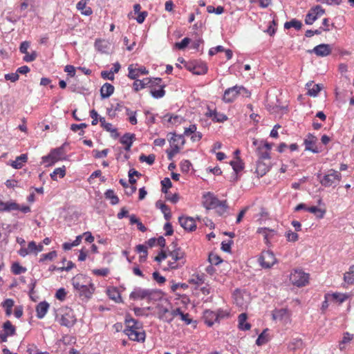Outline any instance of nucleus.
I'll return each mask as SVG.
<instances>
[{
    "mask_svg": "<svg viewBox=\"0 0 354 354\" xmlns=\"http://www.w3.org/2000/svg\"><path fill=\"white\" fill-rule=\"evenodd\" d=\"M341 177V174L339 171L331 169L324 176L323 178L320 180V183L325 187L336 186Z\"/></svg>",
    "mask_w": 354,
    "mask_h": 354,
    "instance_id": "20e7f679",
    "label": "nucleus"
},
{
    "mask_svg": "<svg viewBox=\"0 0 354 354\" xmlns=\"http://www.w3.org/2000/svg\"><path fill=\"white\" fill-rule=\"evenodd\" d=\"M316 141L317 138L311 133H308L304 142L306 150L310 151L315 153H319V150L315 145Z\"/></svg>",
    "mask_w": 354,
    "mask_h": 354,
    "instance_id": "4468645a",
    "label": "nucleus"
},
{
    "mask_svg": "<svg viewBox=\"0 0 354 354\" xmlns=\"http://www.w3.org/2000/svg\"><path fill=\"white\" fill-rule=\"evenodd\" d=\"M56 257H57V252L55 250H53L47 254H41L40 261H44L45 260H53Z\"/></svg>",
    "mask_w": 354,
    "mask_h": 354,
    "instance_id": "864d4df0",
    "label": "nucleus"
},
{
    "mask_svg": "<svg viewBox=\"0 0 354 354\" xmlns=\"http://www.w3.org/2000/svg\"><path fill=\"white\" fill-rule=\"evenodd\" d=\"M165 84L160 85V87L158 89L156 88H151L150 91V93L154 98H161L165 95Z\"/></svg>",
    "mask_w": 354,
    "mask_h": 354,
    "instance_id": "f704fd0d",
    "label": "nucleus"
},
{
    "mask_svg": "<svg viewBox=\"0 0 354 354\" xmlns=\"http://www.w3.org/2000/svg\"><path fill=\"white\" fill-rule=\"evenodd\" d=\"M135 139V134L127 133L124 134L120 138V142L124 145H127L129 142H131V144H133V142Z\"/></svg>",
    "mask_w": 354,
    "mask_h": 354,
    "instance_id": "c03bdc74",
    "label": "nucleus"
},
{
    "mask_svg": "<svg viewBox=\"0 0 354 354\" xmlns=\"http://www.w3.org/2000/svg\"><path fill=\"white\" fill-rule=\"evenodd\" d=\"M208 260L212 265H218V263L222 262V259H221V257L213 253H210L209 254Z\"/></svg>",
    "mask_w": 354,
    "mask_h": 354,
    "instance_id": "603ef678",
    "label": "nucleus"
},
{
    "mask_svg": "<svg viewBox=\"0 0 354 354\" xmlns=\"http://www.w3.org/2000/svg\"><path fill=\"white\" fill-rule=\"evenodd\" d=\"M101 126L107 131H111L113 128L112 124L111 123H108L106 122L105 118L103 117H100L99 119Z\"/></svg>",
    "mask_w": 354,
    "mask_h": 354,
    "instance_id": "052dcab7",
    "label": "nucleus"
},
{
    "mask_svg": "<svg viewBox=\"0 0 354 354\" xmlns=\"http://www.w3.org/2000/svg\"><path fill=\"white\" fill-rule=\"evenodd\" d=\"M270 165V161L266 162L261 160H258L256 167V172L257 175L259 176H264L269 171Z\"/></svg>",
    "mask_w": 354,
    "mask_h": 354,
    "instance_id": "f3484780",
    "label": "nucleus"
},
{
    "mask_svg": "<svg viewBox=\"0 0 354 354\" xmlns=\"http://www.w3.org/2000/svg\"><path fill=\"white\" fill-rule=\"evenodd\" d=\"M49 308V304L46 301H41L36 306L37 317L39 319H42L46 315Z\"/></svg>",
    "mask_w": 354,
    "mask_h": 354,
    "instance_id": "aec40b11",
    "label": "nucleus"
},
{
    "mask_svg": "<svg viewBox=\"0 0 354 354\" xmlns=\"http://www.w3.org/2000/svg\"><path fill=\"white\" fill-rule=\"evenodd\" d=\"M353 335L350 334L348 332L344 333V336L342 339L339 342V347L340 350H344L345 348V344L350 342L353 339Z\"/></svg>",
    "mask_w": 354,
    "mask_h": 354,
    "instance_id": "a19ab883",
    "label": "nucleus"
},
{
    "mask_svg": "<svg viewBox=\"0 0 354 354\" xmlns=\"http://www.w3.org/2000/svg\"><path fill=\"white\" fill-rule=\"evenodd\" d=\"M207 10L209 13H215L216 15H221L224 12V8L223 6H217L214 8L212 6H208L207 7Z\"/></svg>",
    "mask_w": 354,
    "mask_h": 354,
    "instance_id": "8fccbe9b",
    "label": "nucleus"
},
{
    "mask_svg": "<svg viewBox=\"0 0 354 354\" xmlns=\"http://www.w3.org/2000/svg\"><path fill=\"white\" fill-rule=\"evenodd\" d=\"M28 156L26 154H21L11 164L12 167L15 169H21L24 162H27Z\"/></svg>",
    "mask_w": 354,
    "mask_h": 354,
    "instance_id": "c756f323",
    "label": "nucleus"
},
{
    "mask_svg": "<svg viewBox=\"0 0 354 354\" xmlns=\"http://www.w3.org/2000/svg\"><path fill=\"white\" fill-rule=\"evenodd\" d=\"M277 234L275 230L269 229L268 230L267 234H265V243L269 246L270 243V241L274 238V236Z\"/></svg>",
    "mask_w": 354,
    "mask_h": 354,
    "instance_id": "09e8293b",
    "label": "nucleus"
},
{
    "mask_svg": "<svg viewBox=\"0 0 354 354\" xmlns=\"http://www.w3.org/2000/svg\"><path fill=\"white\" fill-rule=\"evenodd\" d=\"M66 174V170H65V167H59V168H56L53 172L52 174H50V178L53 180H57V175H59V176L60 178H63Z\"/></svg>",
    "mask_w": 354,
    "mask_h": 354,
    "instance_id": "79ce46f5",
    "label": "nucleus"
},
{
    "mask_svg": "<svg viewBox=\"0 0 354 354\" xmlns=\"http://www.w3.org/2000/svg\"><path fill=\"white\" fill-rule=\"evenodd\" d=\"M332 52V47L330 44H322L316 46L312 50H309L308 53H315L319 57H326L329 55Z\"/></svg>",
    "mask_w": 354,
    "mask_h": 354,
    "instance_id": "1a4fd4ad",
    "label": "nucleus"
},
{
    "mask_svg": "<svg viewBox=\"0 0 354 354\" xmlns=\"http://www.w3.org/2000/svg\"><path fill=\"white\" fill-rule=\"evenodd\" d=\"M307 211H308L310 213L314 214L317 218H322L324 216V214L326 213L325 209H322L320 208H318L316 206H312L310 207H308L307 209Z\"/></svg>",
    "mask_w": 354,
    "mask_h": 354,
    "instance_id": "58836bf2",
    "label": "nucleus"
},
{
    "mask_svg": "<svg viewBox=\"0 0 354 354\" xmlns=\"http://www.w3.org/2000/svg\"><path fill=\"white\" fill-rule=\"evenodd\" d=\"M203 204L207 209H216L217 212L221 215L226 212L228 208L226 201H219L212 193L207 192L203 195Z\"/></svg>",
    "mask_w": 354,
    "mask_h": 354,
    "instance_id": "f257e3e1",
    "label": "nucleus"
},
{
    "mask_svg": "<svg viewBox=\"0 0 354 354\" xmlns=\"http://www.w3.org/2000/svg\"><path fill=\"white\" fill-rule=\"evenodd\" d=\"M268 329L266 328L263 330V331L259 335L256 340V344L258 346H261L266 343H267L269 340L268 335L267 334Z\"/></svg>",
    "mask_w": 354,
    "mask_h": 354,
    "instance_id": "e433bc0d",
    "label": "nucleus"
},
{
    "mask_svg": "<svg viewBox=\"0 0 354 354\" xmlns=\"http://www.w3.org/2000/svg\"><path fill=\"white\" fill-rule=\"evenodd\" d=\"M306 87L308 89V95L313 97L317 96L322 88L321 84H313V82H308Z\"/></svg>",
    "mask_w": 354,
    "mask_h": 354,
    "instance_id": "5701e85b",
    "label": "nucleus"
},
{
    "mask_svg": "<svg viewBox=\"0 0 354 354\" xmlns=\"http://www.w3.org/2000/svg\"><path fill=\"white\" fill-rule=\"evenodd\" d=\"M189 71L195 75H203L207 71V66L205 64L201 63L194 65L192 68H189Z\"/></svg>",
    "mask_w": 354,
    "mask_h": 354,
    "instance_id": "c85d7f7f",
    "label": "nucleus"
},
{
    "mask_svg": "<svg viewBox=\"0 0 354 354\" xmlns=\"http://www.w3.org/2000/svg\"><path fill=\"white\" fill-rule=\"evenodd\" d=\"M248 318L246 313H241L239 315V327L241 330H248L251 328V324L245 322Z\"/></svg>",
    "mask_w": 354,
    "mask_h": 354,
    "instance_id": "a878e982",
    "label": "nucleus"
},
{
    "mask_svg": "<svg viewBox=\"0 0 354 354\" xmlns=\"http://www.w3.org/2000/svg\"><path fill=\"white\" fill-rule=\"evenodd\" d=\"M95 47L101 53H107L109 48V43L104 39H96L95 42Z\"/></svg>",
    "mask_w": 354,
    "mask_h": 354,
    "instance_id": "bb28decb",
    "label": "nucleus"
},
{
    "mask_svg": "<svg viewBox=\"0 0 354 354\" xmlns=\"http://www.w3.org/2000/svg\"><path fill=\"white\" fill-rule=\"evenodd\" d=\"M302 26V24L300 21L293 19L290 21H287L284 24V28L289 29L290 28H295L296 30L301 29Z\"/></svg>",
    "mask_w": 354,
    "mask_h": 354,
    "instance_id": "4c0bfd02",
    "label": "nucleus"
},
{
    "mask_svg": "<svg viewBox=\"0 0 354 354\" xmlns=\"http://www.w3.org/2000/svg\"><path fill=\"white\" fill-rule=\"evenodd\" d=\"M158 317L160 319L163 320L167 323L172 322V316L171 315V311L165 307L161 306L159 308Z\"/></svg>",
    "mask_w": 354,
    "mask_h": 354,
    "instance_id": "4be33fe9",
    "label": "nucleus"
},
{
    "mask_svg": "<svg viewBox=\"0 0 354 354\" xmlns=\"http://www.w3.org/2000/svg\"><path fill=\"white\" fill-rule=\"evenodd\" d=\"M162 79L160 77L151 78V82L148 86L151 88H156V86H159L161 84Z\"/></svg>",
    "mask_w": 354,
    "mask_h": 354,
    "instance_id": "bf43d9fd",
    "label": "nucleus"
},
{
    "mask_svg": "<svg viewBox=\"0 0 354 354\" xmlns=\"http://www.w3.org/2000/svg\"><path fill=\"white\" fill-rule=\"evenodd\" d=\"M124 333L129 337L131 340L144 342L146 337V334L144 330H133L131 329H124Z\"/></svg>",
    "mask_w": 354,
    "mask_h": 354,
    "instance_id": "f8f14e48",
    "label": "nucleus"
},
{
    "mask_svg": "<svg viewBox=\"0 0 354 354\" xmlns=\"http://www.w3.org/2000/svg\"><path fill=\"white\" fill-rule=\"evenodd\" d=\"M76 8L81 13L85 16H89L93 13L92 9L86 6V1H80L76 6Z\"/></svg>",
    "mask_w": 354,
    "mask_h": 354,
    "instance_id": "b1692460",
    "label": "nucleus"
},
{
    "mask_svg": "<svg viewBox=\"0 0 354 354\" xmlns=\"http://www.w3.org/2000/svg\"><path fill=\"white\" fill-rule=\"evenodd\" d=\"M12 272L15 274H20L26 272V268L21 266L19 263L15 262L11 267Z\"/></svg>",
    "mask_w": 354,
    "mask_h": 354,
    "instance_id": "37998d69",
    "label": "nucleus"
},
{
    "mask_svg": "<svg viewBox=\"0 0 354 354\" xmlns=\"http://www.w3.org/2000/svg\"><path fill=\"white\" fill-rule=\"evenodd\" d=\"M330 297L335 301H338L339 304H342L348 298V295L342 293H333L330 295Z\"/></svg>",
    "mask_w": 354,
    "mask_h": 354,
    "instance_id": "49530a36",
    "label": "nucleus"
},
{
    "mask_svg": "<svg viewBox=\"0 0 354 354\" xmlns=\"http://www.w3.org/2000/svg\"><path fill=\"white\" fill-rule=\"evenodd\" d=\"M94 290L93 285L91 284L90 287L84 285L83 287H80L79 294L80 297H84L86 299H88L91 297Z\"/></svg>",
    "mask_w": 354,
    "mask_h": 354,
    "instance_id": "7c9ffc66",
    "label": "nucleus"
},
{
    "mask_svg": "<svg viewBox=\"0 0 354 354\" xmlns=\"http://www.w3.org/2000/svg\"><path fill=\"white\" fill-rule=\"evenodd\" d=\"M19 209V205H18L15 202H6V211L10 212L12 210H18Z\"/></svg>",
    "mask_w": 354,
    "mask_h": 354,
    "instance_id": "13d9d810",
    "label": "nucleus"
},
{
    "mask_svg": "<svg viewBox=\"0 0 354 354\" xmlns=\"http://www.w3.org/2000/svg\"><path fill=\"white\" fill-rule=\"evenodd\" d=\"M108 153H109L108 149H104L102 151H98L97 149H94L93 151V156L95 158H101L106 157L107 156Z\"/></svg>",
    "mask_w": 354,
    "mask_h": 354,
    "instance_id": "5fc2aeb1",
    "label": "nucleus"
},
{
    "mask_svg": "<svg viewBox=\"0 0 354 354\" xmlns=\"http://www.w3.org/2000/svg\"><path fill=\"white\" fill-rule=\"evenodd\" d=\"M66 145L67 143L65 142L61 147L52 149L48 156H44L42 158L43 162H48V165L50 166L58 160L64 159V156L66 155L64 147Z\"/></svg>",
    "mask_w": 354,
    "mask_h": 354,
    "instance_id": "7ed1b4c3",
    "label": "nucleus"
},
{
    "mask_svg": "<svg viewBox=\"0 0 354 354\" xmlns=\"http://www.w3.org/2000/svg\"><path fill=\"white\" fill-rule=\"evenodd\" d=\"M153 295H157L158 298H162V292L161 290L156 289H142L141 288H136L129 295L131 299H145L149 301L154 299Z\"/></svg>",
    "mask_w": 354,
    "mask_h": 354,
    "instance_id": "f03ea898",
    "label": "nucleus"
},
{
    "mask_svg": "<svg viewBox=\"0 0 354 354\" xmlns=\"http://www.w3.org/2000/svg\"><path fill=\"white\" fill-rule=\"evenodd\" d=\"M125 329H131L133 330H138L142 328V326L140 322L129 316H127L125 318Z\"/></svg>",
    "mask_w": 354,
    "mask_h": 354,
    "instance_id": "6ab92c4d",
    "label": "nucleus"
},
{
    "mask_svg": "<svg viewBox=\"0 0 354 354\" xmlns=\"http://www.w3.org/2000/svg\"><path fill=\"white\" fill-rule=\"evenodd\" d=\"M290 280L293 285L297 287L304 286L308 282V274L302 270H295L294 272L291 273Z\"/></svg>",
    "mask_w": 354,
    "mask_h": 354,
    "instance_id": "423d86ee",
    "label": "nucleus"
},
{
    "mask_svg": "<svg viewBox=\"0 0 354 354\" xmlns=\"http://www.w3.org/2000/svg\"><path fill=\"white\" fill-rule=\"evenodd\" d=\"M207 115L212 118V120L218 122H223L227 120V117L225 114L217 112L216 111L209 110V113H207Z\"/></svg>",
    "mask_w": 354,
    "mask_h": 354,
    "instance_id": "393cba45",
    "label": "nucleus"
},
{
    "mask_svg": "<svg viewBox=\"0 0 354 354\" xmlns=\"http://www.w3.org/2000/svg\"><path fill=\"white\" fill-rule=\"evenodd\" d=\"M344 280L348 284L354 283V265L351 266L348 271L344 274Z\"/></svg>",
    "mask_w": 354,
    "mask_h": 354,
    "instance_id": "c9c22d12",
    "label": "nucleus"
},
{
    "mask_svg": "<svg viewBox=\"0 0 354 354\" xmlns=\"http://www.w3.org/2000/svg\"><path fill=\"white\" fill-rule=\"evenodd\" d=\"M239 86L238 85L226 89L223 97V101L227 103L232 102L239 95Z\"/></svg>",
    "mask_w": 354,
    "mask_h": 354,
    "instance_id": "ddd939ff",
    "label": "nucleus"
},
{
    "mask_svg": "<svg viewBox=\"0 0 354 354\" xmlns=\"http://www.w3.org/2000/svg\"><path fill=\"white\" fill-rule=\"evenodd\" d=\"M128 71V77L131 80H136L140 74L147 75L149 73V71L145 67L142 66L138 68H134L132 64L129 66Z\"/></svg>",
    "mask_w": 354,
    "mask_h": 354,
    "instance_id": "dca6fc26",
    "label": "nucleus"
},
{
    "mask_svg": "<svg viewBox=\"0 0 354 354\" xmlns=\"http://www.w3.org/2000/svg\"><path fill=\"white\" fill-rule=\"evenodd\" d=\"M156 159V156L154 154H149V156H145V154H141L139 157V160L140 162H145L148 165H151L153 164Z\"/></svg>",
    "mask_w": 354,
    "mask_h": 354,
    "instance_id": "a18cd8bd",
    "label": "nucleus"
},
{
    "mask_svg": "<svg viewBox=\"0 0 354 354\" xmlns=\"http://www.w3.org/2000/svg\"><path fill=\"white\" fill-rule=\"evenodd\" d=\"M325 13L324 9L317 5L312 8L308 12L305 18V23L307 25H312L319 17Z\"/></svg>",
    "mask_w": 354,
    "mask_h": 354,
    "instance_id": "6e6552de",
    "label": "nucleus"
},
{
    "mask_svg": "<svg viewBox=\"0 0 354 354\" xmlns=\"http://www.w3.org/2000/svg\"><path fill=\"white\" fill-rule=\"evenodd\" d=\"M180 140H182V145H183L185 142L183 136V135H177L175 133H172V137L171 138L169 142H170L171 146H174V145H176V142H178Z\"/></svg>",
    "mask_w": 354,
    "mask_h": 354,
    "instance_id": "6e6d98bb",
    "label": "nucleus"
},
{
    "mask_svg": "<svg viewBox=\"0 0 354 354\" xmlns=\"http://www.w3.org/2000/svg\"><path fill=\"white\" fill-rule=\"evenodd\" d=\"M233 241L230 240L228 243L222 242L221 243V250L225 252L230 253L231 252V245L233 244Z\"/></svg>",
    "mask_w": 354,
    "mask_h": 354,
    "instance_id": "774afa93",
    "label": "nucleus"
},
{
    "mask_svg": "<svg viewBox=\"0 0 354 354\" xmlns=\"http://www.w3.org/2000/svg\"><path fill=\"white\" fill-rule=\"evenodd\" d=\"M286 236L288 241H292V242L297 241L299 239L298 234L296 232H293L292 231H288L286 233Z\"/></svg>",
    "mask_w": 354,
    "mask_h": 354,
    "instance_id": "69168bd1",
    "label": "nucleus"
},
{
    "mask_svg": "<svg viewBox=\"0 0 354 354\" xmlns=\"http://www.w3.org/2000/svg\"><path fill=\"white\" fill-rule=\"evenodd\" d=\"M153 279L158 283L162 284L165 282L166 279L165 277L163 276H161L160 273L157 271L154 272L153 273Z\"/></svg>",
    "mask_w": 354,
    "mask_h": 354,
    "instance_id": "0e129e2a",
    "label": "nucleus"
},
{
    "mask_svg": "<svg viewBox=\"0 0 354 354\" xmlns=\"http://www.w3.org/2000/svg\"><path fill=\"white\" fill-rule=\"evenodd\" d=\"M178 222L180 226L186 231L193 232L196 228V221L192 217L183 216H180L178 218Z\"/></svg>",
    "mask_w": 354,
    "mask_h": 354,
    "instance_id": "9d476101",
    "label": "nucleus"
},
{
    "mask_svg": "<svg viewBox=\"0 0 354 354\" xmlns=\"http://www.w3.org/2000/svg\"><path fill=\"white\" fill-rule=\"evenodd\" d=\"M107 295L111 299L115 301L117 303H120L122 301L120 293L116 288H108Z\"/></svg>",
    "mask_w": 354,
    "mask_h": 354,
    "instance_id": "cd10ccee",
    "label": "nucleus"
},
{
    "mask_svg": "<svg viewBox=\"0 0 354 354\" xmlns=\"http://www.w3.org/2000/svg\"><path fill=\"white\" fill-rule=\"evenodd\" d=\"M204 317L205 319V323L209 326H212L214 322H219L220 313L210 310H206L204 313Z\"/></svg>",
    "mask_w": 354,
    "mask_h": 354,
    "instance_id": "2eb2a0df",
    "label": "nucleus"
},
{
    "mask_svg": "<svg viewBox=\"0 0 354 354\" xmlns=\"http://www.w3.org/2000/svg\"><path fill=\"white\" fill-rule=\"evenodd\" d=\"M257 151L259 160H261L263 161H269L270 158V153L268 150H265L264 147H261V145H259Z\"/></svg>",
    "mask_w": 354,
    "mask_h": 354,
    "instance_id": "473e14b6",
    "label": "nucleus"
},
{
    "mask_svg": "<svg viewBox=\"0 0 354 354\" xmlns=\"http://www.w3.org/2000/svg\"><path fill=\"white\" fill-rule=\"evenodd\" d=\"M4 77L6 80H10L12 82H15L19 80V74H17V73L16 72L6 74Z\"/></svg>",
    "mask_w": 354,
    "mask_h": 354,
    "instance_id": "e2e57ef3",
    "label": "nucleus"
},
{
    "mask_svg": "<svg viewBox=\"0 0 354 354\" xmlns=\"http://www.w3.org/2000/svg\"><path fill=\"white\" fill-rule=\"evenodd\" d=\"M133 86L134 88V90L136 91H138L140 89L145 88V86H148L151 82V78H144L142 80H139L138 79L135 80Z\"/></svg>",
    "mask_w": 354,
    "mask_h": 354,
    "instance_id": "2f4dec72",
    "label": "nucleus"
},
{
    "mask_svg": "<svg viewBox=\"0 0 354 354\" xmlns=\"http://www.w3.org/2000/svg\"><path fill=\"white\" fill-rule=\"evenodd\" d=\"M173 250L169 252V255L171 257L172 259L174 261H179L180 266H182L185 263V261L183 260L185 253L182 251L180 248L177 247V244L174 242L171 244Z\"/></svg>",
    "mask_w": 354,
    "mask_h": 354,
    "instance_id": "9b49d317",
    "label": "nucleus"
},
{
    "mask_svg": "<svg viewBox=\"0 0 354 354\" xmlns=\"http://www.w3.org/2000/svg\"><path fill=\"white\" fill-rule=\"evenodd\" d=\"M62 316L59 320V324L62 326H64L67 328H71L74 326L76 322V318L74 315L73 310L68 308L62 309Z\"/></svg>",
    "mask_w": 354,
    "mask_h": 354,
    "instance_id": "39448f33",
    "label": "nucleus"
},
{
    "mask_svg": "<svg viewBox=\"0 0 354 354\" xmlns=\"http://www.w3.org/2000/svg\"><path fill=\"white\" fill-rule=\"evenodd\" d=\"M180 151V148L178 147V145H174V146H172V149L169 151L167 150V158L169 160H171L174 158V156L177 154Z\"/></svg>",
    "mask_w": 354,
    "mask_h": 354,
    "instance_id": "3c124183",
    "label": "nucleus"
},
{
    "mask_svg": "<svg viewBox=\"0 0 354 354\" xmlns=\"http://www.w3.org/2000/svg\"><path fill=\"white\" fill-rule=\"evenodd\" d=\"M3 329L5 333H8L10 336L15 334V327L11 324L10 321L6 322L3 324Z\"/></svg>",
    "mask_w": 354,
    "mask_h": 354,
    "instance_id": "ea45409f",
    "label": "nucleus"
},
{
    "mask_svg": "<svg viewBox=\"0 0 354 354\" xmlns=\"http://www.w3.org/2000/svg\"><path fill=\"white\" fill-rule=\"evenodd\" d=\"M114 92V86L109 84L105 83L101 87L100 95L102 99L109 97Z\"/></svg>",
    "mask_w": 354,
    "mask_h": 354,
    "instance_id": "412c9836",
    "label": "nucleus"
},
{
    "mask_svg": "<svg viewBox=\"0 0 354 354\" xmlns=\"http://www.w3.org/2000/svg\"><path fill=\"white\" fill-rule=\"evenodd\" d=\"M190 39L188 37L184 38L180 42H177L175 44V46L178 49H184L186 48L188 44L190 43Z\"/></svg>",
    "mask_w": 354,
    "mask_h": 354,
    "instance_id": "4d7b16f0",
    "label": "nucleus"
},
{
    "mask_svg": "<svg viewBox=\"0 0 354 354\" xmlns=\"http://www.w3.org/2000/svg\"><path fill=\"white\" fill-rule=\"evenodd\" d=\"M230 165L232 167V169L235 173V177L234 178V180L236 181L239 179V173L244 168V163L239 157H236L235 158V160H232L230 162Z\"/></svg>",
    "mask_w": 354,
    "mask_h": 354,
    "instance_id": "a211bd4d",
    "label": "nucleus"
},
{
    "mask_svg": "<svg viewBox=\"0 0 354 354\" xmlns=\"http://www.w3.org/2000/svg\"><path fill=\"white\" fill-rule=\"evenodd\" d=\"M66 292L63 288L58 289L55 294V297L60 301H64L66 298Z\"/></svg>",
    "mask_w": 354,
    "mask_h": 354,
    "instance_id": "680f3d73",
    "label": "nucleus"
},
{
    "mask_svg": "<svg viewBox=\"0 0 354 354\" xmlns=\"http://www.w3.org/2000/svg\"><path fill=\"white\" fill-rule=\"evenodd\" d=\"M104 196L106 199L110 200V203L113 205L118 204L120 201L118 196L115 194L113 189H107L104 193Z\"/></svg>",
    "mask_w": 354,
    "mask_h": 354,
    "instance_id": "72a5a7b5",
    "label": "nucleus"
},
{
    "mask_svg": "<svg viewBox=\"0 0 354 354\" xmlns=\"http://www.w3.org/2000/svg\"><path fill=\"white\" fill-rule=\"evenodd\" d=\"M164 118H168V119H167L168 122L174 124H180L183 120V118H181L180 116L173 115H170V114L165 115Z\"/></svg>",
    "mask_w": 354,
    "mask_h": 354,
    "instance_id": "de8ad7c7",
    "label": "nucleus"
},
{
    "mask_svg": "<svg viewBox=\"0 0 354 354\" xmlns=\"http://www.w3.org/2000/svg\"><path fill=\"white\" fill-rule=\"evenodd\" d=\"M259 263L263 268H270L276 262V258L272 252L264 250L259 257Z\"/></svg>",
    "mask_w": 354,
    "mask_h": 354,
    "instance_id": "0eeeda50",
    "label": "nucleus"
},
{
    "mask_svg": "<svg viewBox=\"0 0 354 354\" xmlns=\"http://www.w3.org/2000/svg\"><path fill=\"white\" fill-rule=\"evenodd\" d=\"M191 165L192 163L189 160H185L180 162V169L183 172H188Z\"/></svg>",
    "mask_w": 354,
    "mask_h": 354,
    "instance_id": "338daca9",
    "label": "nucleus"
}]
</instances>
